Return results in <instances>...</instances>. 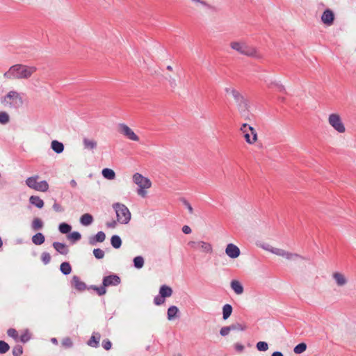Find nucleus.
Returning <instances> with one entry per match:
<instances>
[{
  "mask_svg": "<svg viewBox=\"0 0 356 356\" xmlns=\"http://www.w3.org/2000/svg\"><path fill=\"white\" fill-rule=\"evenodd\" d=\"M226 254L231 259H236L241 254L240 249L233 243H229L225 248Z\"/></svg>",
  "mask_w": 356,
  "mask_h": 356,
  "instance_id": "12",
  "label": "nucleus"
},
{
  "mask_svg": "<svg viewBox=\"0 0 356 356\" xmlns=\"http://www.w3.org/2000/svg\"><path fill=\"white\" fill-rule=\"evenodd\" d=\"M241 131L243 134V137L248 143L252 144L257 140V134L252 127L244 123L241 127Z\"/></svg>",
  "mask_w": 356,
  "mask_h": 356,
  "instance_id": "6",
  "label": "nucleus"
},
{
  "mask_svg": "<svg viewBox=\"0 0 356 356\" xmlns=\"http://www.w3.org/2000/svg\"><path fill=\"white\" fill-rule=\"evenodd\" d=\"M29 202L38 209H42L44 207V201L37 195H32L29 197Z\"/></svg>",
  "mask_w": 356,
  "mask_h": 356,
  "instance_id": "22",
  "label": "nucleus"
},
{
  "mask_svg": "<svg viewBox=\"0 0 356 356\" xmlns=\"http://www.w3.org/2000/svg\"><path fill=\"white\" fill-rule=\"evenodd\" d=\"M133 181L138 186L137 193L138 195L145 197L147 195L146 189L149 188L152 186L151 181L143 177L141 174L136 172L133 175Z\"/></svg>",
  "mask_w": 356,
  "mask_h": 356,
  "instance_id": "3",
  "label": "nucleus"
},
{
  "mask_svg": "<svg viewBox=\"0 0 356 356\" xmlns=\"http://www.w3.org/2000/svg\"><path fill=\"white\" fill-rule=\"evenodd\" d=\"M60 270L63 275H67L72 272V266L69 262L64 261L60 265Z\"/></svg>",
  "mask_w": 356,
  "mask_h": 356,
  "instance_id": "28",
  "label": "nucleus"
},
{
  "mask_svg": "<svg viewBox=\"0 0 356 356\" xmlns=\"http://www.w3.org/2000/svg\"><path fill=\"white\" fill-rule=\"evenodd\" d=\"M83 145L85 149L93 151L97 148V143L94 139H89L85 137L83 139Z\"/></svg>",
  "mask_w": 356,
  "mask_h": 356,
  "instance_id": "17",
  "label": "nucleus"
},
{
  "mask_svg": "<svg viewBox=\"0 0 356 356\" xmlns=\"http://www.w3.org/2000/svg\"><path fill=\"white\" fill-rule=\"evenodd\" d=\"M121 283V278L117 274L112 273L104 276L102 279V284L105 288L109 286H116Z\"/></svg>",
  "mask_w": 356,
  "mask_h": 356,
  "instance_id": "9",
  "label": "nucleus"
},
{
  "mask_svg": "<svg viewBox=\"0 0 356 356\" xmlns=\"http://www.w3.org/2000/svg\"><path fill=\"white\" fill-rule=\"evenodd\" d=\"M10 349V346L4 341L0 340V354H5Z\"/></svg>",
  "mask_w": 356,
  "mask_h": 356,
  "instance_id": "42",
  "label": "nucleus"
},
{
  "mask_svg": "<svg viewBox=\"0 0 356 356\" xmlns=\"http://www.w3.org/2000/svg\"><path fill=\"white\" fill-rule=\"evenodd\" d=\"M106 227L108 228H115L117 225V222L114 220L110 221V222H107L106 224Z\"/></svg>",
  "mask_w": 356,
  "mask_h": 356,
  "instance_id": "57",
  "label": "nucleus"
},
{
  "mask_svg": "<svg viewBox=\"0 0 356 356\" xmlns=\"http://www.w3.org/2000/svg\"><path fill=\"white\" fill-rule=\"evenodd\" d=\"M173 291L170 286L163 284L159 289V294L163 298H169L172 296Z\"/></svg>",
  "mask_w": 356,
  "mask_h": 356,
  "instance_id": "21",
  "label": "nucleus"
},
{
  "mask_svg": "<svg viewBox=\"0 0 356 356\" xmlns=\"http://www.w3.org/2000/svg\"><path fill=\"white\" fill-rule=\"evenodd\" d=\"M100 339L101 334L99 332H93L87 344L90 347L97 348L99 346Z\"/></svg>",
  "mask_w": 356,
  "mask_h": 356,
  "instance_id": "16",
  "label": "nucleus"
},
{
  "mask_svg": "<svg viewBox=\"0 0 356 356\" xmlns=\"http://www.w3.org/2000/svg\"><path fill=\"white\" fill-rule=\"evenodd\" d=\"M283 257H285L286 259H287L289 260H292L296 258H302L300 255H299L298 254L291 253V252H286V251H285L284 255Z\"/></svg>",
  "mask_w": 356,
  "mask_h": 356,
  "instance_id": "49",
  "label": "nucleus"
},
{
  "mask_svg": "<svg viewBox=\"0 0 356 356\" xmlns=\"http://www.w3.org/2000/svg\"><path fill=\"white\" fill-rule=\"evenodd\" d=\"M53 209L56 212H63L64 211L63 207L58 203L54 202V204L52 206Z\"/></svg>",
  "mask_w": 356,
  "mask_h": 356,
  "instance_id": "56",
  "label": "nucleus"
},
{
  "mask_svg": "<svg viewBox=\"0 0 356 356\" xmlns=\"http://www.w3.org/2000/svg\"><path fill=\"white\" fill-rule=\"evenodd\" d=\"M113 208L115 211L117 220L122 224H127L131 220V213L129 209L123 204L114 203Z\"/></svg>",
  "mask_w": 356,
  "mask_h": 356,
  "instance_id": "4",
  "label": "nucleus"
},
{
  "mask_svg": "<svg viewBox=\"0 0 356 356\" xmlns=\"http://www.w3.org/2000/svg\"><path fill=\"white\" fill-rule=\"evenodd\" d=\"M235 350L238 352H242L244 350V346L241 343H236L235 346Z\"/></svg>",
  "mask_w": 356,
  "mask_h": 356,
  "instance_id": "59",
  "label": "nucleus"
},
{
  "mask_svg": "<svg viewBox=\"0 0 356 356\" xmlns=\"http://www.w3.org/2000/svg\"><path fill=\"white\" fill-rule=\"evenodd\" d=\"M165 79L168 81L169 84L172 88H175L177 86L176 80L172 78L170 75L165 77Z\"/></svg>",
  "mask_w": 356,
  "mask_h": 356,
  "instance_id": "55",
  "label": "nucleus"
},
{
  "mask_svg": "<svg viewBox=\"0 0 356 356\" xmlns=\"http://www.w3.org/2000/svg\"><path fill=\"white\" fill-rule=\"evenodd\" d=\"M307 349V344L304 342L300 343L295 346L293 351L296 354H301Z\"/></svg>",
  "mask_w": 356,
  "mask_h": 356,
  "instance_id": "38",
  "label": "nucleus"
},
{
  "mask_svg": "<svg viewBox=\"0 0 356 356\" xmlns=\"http://www.w3.org/2000/svg\"><path fill=\"white\" fill-rule=\"evenodd\" d=\"M13 356H21L23 354V347L17 344L13 348Z\"/></svg>",
  "mask_w": 356,
  "mask_h": 356,
  "instance_id": "41",
  "label": "nucleus"
},
{
  "mask_svg": "<svg viewBox=\"0 0 356 356\" xmlns=\"http://www.w3.org/2000/svg\"><path fill=\"white\" fill-rule=\"evenodd\" d=\"M71 286L79 291H83L86 289V284L82 282L77 275H74L72 277Z\"/></svg>",
  "mask_w": 356,
  "mask_h": 356,
  "instance_id": "15",
  "label": "nucleus"
},
{
  "mask_svg": "<svg viewBox=\"0 0 356 356\" xmlns=\"http://www.w3.org/2000/svg\"><path fill=\"white\" fill-rule=\"evenodd\" d=\"M10 121L9 115L5 111L0 112V124H6Z\"/></svg>",
  "mask_w": 356,
  "mask_h": 356,
  "instance_id": "40",
  "label": "nucleus"
},
{
  "mask_svg": "<svg viewBox=\"0 0 356 356\" xmlns=\"http://www.w3.org/2000/svg\"><path fill=\"white\" fill-rule=\"evenodd\" d=\"M92 252L97 259H103L104 257V252L100 248L94 249Z\"/></svg>",
  "mask_w": 356,
  "mask_h": 356,
  "instance_id": "45",
  "label": "nucleus"
},
{
  "mask_svg": "<svg viewBox=\"0 0 356 356\" xmlns=\"http://www.w3.org/2000/svg\"><path fill=\"white\" fill-rule=\"evenodd\" d=\"M105 239V233L102 231H99L95 235L89 237L88 243L90 245H95L97 243L104 242Z\"/></svg>",
  "mask_w": 356,
  "mask_h": 356,
  "instance_id": "14",
  "label": "nucleus"
},
{
  "mask_svg": "<svg viewBox=\"0 0 356 356\" xmlns=\"http://www.w3.org/2000/svg\"><path fill=\"white\" fill-rule=\"evenodd\" d=\"M233 311L232 306L229 304H226L222 307V318L227 319L232 314Z\"/></svg>",
  "mask_w": 356,
  "mask_h": 356,
  "instance_id": "29",
  "label": "nucleus"
},
{
  "mask_svg": "<svg viewBox=\"0 0 356 356\" xmlns=\"http://www.w3.org/2000/svg\"><path fill=\"white\" fill-rule=\"evenodd\" d=\"M271 356H284V355L280 351H275L272 353Z\"/></svg>",
  "mask_w": 356,
  "mask_h": 356,
  "instance_id": "62",
  "label": "nucleus"
},
{
  "mask_svg": "<svg viewBox=\"0 0 356 356\" xmlns=\"http://www.w3.org/2000/svg\"><path fill=\"white\" fill-rule=\"evenodd\" d=\"M36 71V67L22 64H16L11 66L8 71L3 74L6 79H29Z\"/></svg>",
  "mask_w": 356,
  "mask_h": 356,
  "instance_id": "1",
  "label": "nucleus"
},
{
  "mask_svg": "<svg viewBox=\"0 0 356 356\" xmlns=\"http://www.w3.org/2000/svg\"><path fill=\"white\" fill-rule=\"evenodd\" d=\"M119 128L120 132L129 139L134 141H138L139 140L138 136L125 124H120Z\"/></svg>",
  "mask_w": 356,
  "mask_h": 356,
  "instance_id": "10",
  "label": "nucleus"
},
{
  "mask_svg": "<svg viewBox=\"0 0 356 356\" xmlns=\"http://www.w3.org/2000/svg\"><path fill=\"white\" fill-rule=\"evenodd\" d=\"M43 226H44V223L40 218H35L33 220L32 223H31V228L33 230L36 231V230L42 229L43 228Z\"/></svg>",
  "mask_w": 356,
  "mask_h": 356,
  "instance_id": "31",
  "label": "nucleus"
},
{
  "mask_svg": "<svg viewBox=\"0 0 356 356\" xmlns=\"http://www.w3.org/2000/svg\"><path fill=\"white\" fill-rule=\"evenodd\" d=\"M111 244L115 249H118L122 245V239L118 235H113L111 238Z\"/></svg>",
  "mask_w": 356,
  "mask_h": 356,
  "instance_id": "30",
  "label": "nucleus"
},
{
  "mask_svg": "<svg viewBox=\"0 0 356 356\" xmlns=\"http://www.w3.org/2000/svg\"><path fill=\"white\" fill-rule=\"evenodd\" d=\"M322 22L327 26H331L334 20V14L330 9H326L321 16Z\"/></svg>",
  "mask_w": 356,
  "mask_h": 356,
  "instance_id": "13",
  "label": "nucleus"
},
{
  "mask_svg": "<svg viewBox=\"0 0 356 356\" xmlns=\"http://www.w3.org/2000/svg\"><path fill=\"white\" fill-rule=\"evenodd\" d=\"M90 288L95 291L99 296H104L106 293V289L104 286L103 284L99 286L91 285Z\"/></svg>",
  "mask_w": 356,
  "mask_h": 356,
  "instance_id": "36",
  "label": "nucleus"
},
{
  "mask_svg": "<svg viewBox=\"0 0 356 356\" xmlns=\"http://www.w3.org/2000/svg\"><path fill=\"white\" fill-rule=\"evenodd\" d=\"M232 289L237 294L241 295L243 293L244 289L241 283L236 280H232L230 283Z\"/></svg>",
  "mask_w": 356,
  "mask_h": 356,
  "instance_id": "20",
  "label": "nucleus"
},
{
  "mask_svg": "<svg viewBox=\"0 0 356 356\" xmlns=\"http://www.w3.org/2000/svg\"><path fill=\"white\" fill-rule=\"evenodd\" d=\"M38 176H33L28 177L26 180V184L32 189H35L36 185L38 184L37 179Z\"/></svg>",
  "mask_w": 356,
  "mask_h": 356,
  "instance_id": "33",
  "label": "nucleus"
},
{
  "mask_svg": "<svg viewBox=\"0 0 356 356\" xmlns=\"http://www.w3.org/2000/svg\"><path fill=\"white\" fill-rule=\"evenodd\" d=\"M51 147L57 154H60L64 150L63 144L56 140L51 142Z\"/></svg>",
  "mask_w": 356,
  "mask_h": 356,
  "instance_id": "25",
  "label": "nucleus"
},
{
  "mask_svg": "<svg viewBox=\"0 0 356 356\" xmlns=\"http://www.w3.org/2000/svg\"><path fill=\"white\" fill-rule=\"evenodd\" d=\"M232 95L241 115L248 118L249 106L247 99L238 90H232Z\"/></svg>",
  "mask_w": 356,
  "mask_h": 356,
  "instance_id": "5",
  "label": "nucleus"
},
{
  "mask_svg": "<svg viewBox=\"0 0 356 356\" xmlns=\"http://www.w3.org/2000/svg\"><path fill=\"white\" fill-rule=\"evenodd\" d=\"M61 344L65 348H70L73 346V342L70 337L63 338Z\"/></svg>",
  "mask_w": 356,
  "mask_h": 356,
  "instance_id": "43",
  "label": "nucleus"
},
{
  "mask_svg": "<svg viewBox=\"0 0 356 356\" xmlns=\"http://www.w3.org/2000/svg\"><path fill=\"white\" fill-rule=\"evenodd\" d=\"M58 230L61 234H68L72 230V226L67 222H61L58 225Z\"/></svg>",
  "mask_w": 356,
  "mask_h": 356,
  "instance_id": "34",
  "label": "nucleus"
},
{
  "mask_svg": "<svg viewBox=\"0 0 356 356\" xmlns=\"http://www.w3.org/2000/svg\"><path fill=\"white\" fill-rule=\"evenodd\" d=\"M333 277L335 280L338 286H343L346 284L347 280L343 275L340 273H334Z\"/></svg>",
  "mask_w": 356,
  "mask_h": 356,
  "instance_id": "27",
  "label": "nucleus"
},
{
  "mask_svg": "<svg viewBox=\"0 0 356 356\" xmlns=\"http://www.w3.org/2000/svg\"><path fill=\"white\" fill-rule=\"evenodd\" d=\"M182 232L186 234H189L191 233V228L188 225H184L182 227Z\"/></svg>",
  "mask_w": 356,
  "mask_h": 356,
  "instance_id": "58",
  "label": "nucleus"
},
{
  "mask_svg": "<svg viewBox=\"0 0 356 356\" xmlns=\"http://www.w3.org/2000/svg\"><path fill=\"white\" fill-rule=\"evenodd\" d=\"M179 200L183 203V204L188 209V212L191 213V214H193V209L192 207V206L191 205V204L188 202V201L184 198V197H181L179 199Z\"/></svg>",
  "mask_w": 356,
  "mask_h": 356,
  "instance_id": "48",
  "label": "nucleus"
},
{
  "mask_svg": "<svg viewBox=\"0 0 356 356\" xmlns=\"http://www.w3.org/2000/svg\"><path fill=\"white\" fill-rule=\"evenodd\" d=\"M7 334L10 337L14 339L16 341L19 339L18 332L14 328H9L7 330Z\"/></svg>",
  "mask_w": 356,
  "mask_h": 356,
  "instance_id": "44",
  "label": "nucleus"
},
{
  "mask_svg": "<svg viewBox=\"0 0 356 356\" xmlns=\"http://www.w3.org/2000/svg\"><path fill=\"white\" fill-rule=\"evenodd\" d=\"M102 346L106 350H109L112 347V343L108 339H105L102 341Z\"/></svg>",
  "mask_w": 356,
  "mask_h": 356,
  "instance_id": "50",
  "label": "nucleus"
},
{
  "mask_svg": "<svg viewBox=\"0 0 356 356\" xmlns=\"http://www.w3.org/2000/svg\"><path fill=\"white\" fill-rule=\"evenodd\" d=\"M67 238L71 241L72 243L79 241L81 238V235L79 232H71L68 236Z\"/></svg>",
  "mask_w": 356,
  "mask_h": 356,
  "instance_id": "37",
  "label": "nucleus"
},
{
  "mask_svg": "<svg viewBox=\"0 0 356 356\" xmlns=\"http://www.w3.org/2000/svg\"><path fill=\"white\" fill-rule=\"evenodd\" d=\"M30 339L31 335L27 330L19 337L20 341L23 343L28 342Z\"/></svg>",
  "mask_w": 356,
  "mask_h": 356,
  "instance_id": "47",
  "label": "nucleus"
},
{
  "mask_svg": "<svg viewBox=\"0 0 356 356\" xmlns=\"http://www.w3.org/2000/svg\"><path fill=\"white\" fill-rule=\"evenodd\" d=\"M232 331L231 330V328H230V326H225V327H222L220 330V334L222 337H225L227 336L229 332Z\"/></svg>",
  "mask_w": 356,
  "mask_h": 356,
  "instance_id": "54",
  "label": "nucleus"
},
{
  "mask_svg": "<svg viewBox=\"0 0 356 356\" xmlns=\"http://www.w3.org/2000/svg\"><path fill=\"white\" fill-rule=\"evenodd\" d=\"M15 101L16 104H22V98L19 96V93L16 91H10L5 97L3 102L11 104L10 101Z\"/></svg>",
  "mask_w": 356,
  "mask_h": 356,
  "instance_id": "11",
  "label": "nucleus"
},
{
  "mask_svg": "<svg viewBox=\"0 0 356 356\" xmlns=\"http://www.w3.org/2000/svg\"><path fill=\"white\" fill-rule=\"evenodd\" d=\"M54 248L60 254L66 255L69 252V249L65 243L60 242H54L52 244Z\"/></svg>",
  "mask_w": 356,
  "mask_h": 356,
  "instance_id": "18",
  "label": "nucleus"
},
{
  "mask_svg": "<svg viewBox=\"0 0 356 356\" xmlns=\"http://www.w3.org/2000/svg\"><path fill=\"white\" fill-rule=\"evenodd\" d=\"M226 93H230L232 95V90H236V89L233 88H226L225 89Z\"/></svg>",
  "mask_w": 356,
  "mask_h": 356,
  "instance_id": "64",
  "label": "nucleus"
},
{
  "mask_svg": "<svg viewBox=\"0 0 356 356\" xmlns=\"http://www.w3.org/2000/svg\"><path fill=\"white\" fill-rule=\"evenodd\" d=\"M230 47L242 55L256 58H261L255 47L248 45L244 42H232Z\"/></svg>",
  "mask_w": 356,
  "mask_h": 356,
  "instance_id": "2",
  "label": "nucleus"
},
{
  "mask_svg": "<svg viewBox=\"0 0 356 356\" xmlns=\"http://www.w3.org/2000/svg\"><path fill=\"white\" fill-rule=\"evenodd\" d=\"M103 177L108 180H113L115 177V172L111 168H104L102 171Z\"/></svg>",
  "mask_w": 356,
  "mask_h": 356,
  "instance_id": "26",
  "label": "nucleus"
},
{
  "mask_svg": "<svg viewBox=\"0 0 356 356\" xmlns=\"http://www.w3.org/2000/svg\"><path fill=\"white\" fill-rule=\"evenodd\" d=\"M44 241L45 237L41 232H38L32 236V242L36 245H42Z\"/></svg>",
  "mask_w": 356,
  "mask_h": 356,
  "instance_id": "24",
  "label": "nucleus"
},
{
  "mask_svg": "<svg viewBox=\"0 0 356 356\" xmlns=\"http://www.w3.org/2000/svg\"><path fill=\"white\" fill-rule=\"evenodd\" d=\"M230 326V328H231V330L233 331V330H245V327L242 325L240 323H234V324H232L229 325Z\"/></svg>",
  "mask_w": 356,
  "mask_h": 356,
  "instance_id": "51",
  "label": "nucleus"
},
{
  "mask_svg": "<svg viewBox=\"0 0 356 356\" xmlns=\"http://www.w3.org/2000/svg\"><path fill=\"white\" fill-rule=\"evenodd\" d=\"M329 124L339 133H344L346 128L339 114L332 113L328 118Z\"/></svg>",
  "mask_w": 356,
  "mask_h": 356,
  "instance_id": "7",
  "label": "nucleus"
},
{
  "mask_svg": "<svg viewBox=\"0 0 356 356\" xmlns=\"http://www.w3.org/2000/svg\"><path fill=\"white\" fill-rule=\"evenodd\" d=\"M93 217L90 213H85L80 218V223L83 226H88L93 222Z\"/></svg>",
  "mask_w": 356,
  "mask_h": 356,
  "instance_id": "23",
  "label": "nucleus"
},
{
  "mask_svg": "<svg viewBox=\"0 0 356 356\" xmlns=\"http://www.w3.org/2000/svg\"><path fill=\"white\" fill-rule=\"evenodd\" d=\"M179 310L177 306H170L168 309L167 318L169 321H172L176 318L179 317Z\"/></svg>",
  "mask_w": 356,
  "mask_h": 356,
  "instance_id": "19",
  "label": "nucleus"
},
{
  "mask_svg": "<svg viewBox=\"0 0 356 356\" xmlns=\"http://www.w3.org/2000/svg\"><path fill=\"white\" fill-rule=\"evenodd\" d=\"M41 260L44 264H48L51 261V255L49 252H44L41 254Z\"/></svg>",
  "mask_w": 356,
  "mask_h": 356,
  "instance_id": "46",
  "label": "nucleus"
},
{
  "mask_svg": "<svg viewBox=\"0 0 356 356\" xmlns=\"http://www.w3.org/2000/svg\"><path fill=\"white\" fill-rule=\"evenodd\" d=\"M35 190L40 192H47L49 190V184L47 181L43 180L38 182Z\"/></svg>",
  "mask_w": 356,
  "mask_h": 356,
  "instance_id": "32",
  "label": "nucleus"
},
{
  "mask_svg": "<svg viewBox=\"0 0 356 356\" xmlns=\"http://www.w3.org/2000/svg\"><path fill=\"white\" fill-rule=\"evenodd\" d=\"M263 249L266 250H268V251H270V249H271V246H270L268 244H264V245H262L261 246Z\"/></svg>",
  "mask_w": 356,
  "mask_h": 356,
  "instance_id": "61",
  "label": "nucleus"
},
{
  "mask_svg": "<svg viewBox=\"0 0 356 356\" xmlns=\"http://www.w3.org/2000/svg\"><path fill=\"white\" fill-rule=\"evenodd\" d=\"M134 266L136 268L140 269L144 266V259L142 256H137L134 258Z\"/></svg>",
  "mask_w": 356,
  "mask_h": 356,
  "instance_id": "35",
  "label": "nucleus"
},
{
  "mask_svg": "<svg viewBox=\"0 0 356 356\" xmlns=\"http://www.w3.org/2000/svg\"><path fill=\"white\" fill-rule=\"evenodd\" d=\"M164 302H165V298H163L160 294L155 296L154 298V303L156 305H161L163 304Z\"/></svg>",
  "mask_w": 356,
  "mask_h": 356,
  "instance_id": "52",
  "label": "nucleus"
},
{
  "mask_svg": "<svg viewBox=\"0 0 356 356\" xmlns=\"http://www.w3.org/2000/svg\"><path fill=\"white\" fill-rule=\"evenodd\" d=\"M193 1L196 2V3H200V4L204 6L210 7L209 5L204 1L197 0V1Z\"/></svg>",
  "mask_w": 356,
  "mask_h": 356,
  "instance_id": "60",
  "label": "nucleus"
},
{
  "mask_svg": "<svg viewBox=\"0 0 356 356\" xmlns=\"http://www.w3.org/2000/svg\"><path fill=\"white\" fill-rule=\"evenodd\" d=\"M270 252L276 255L284 257L285 250L280 248H271Z\"/></svg>",
  "mask_w": 356,
  "mask_h": 356,
  "instance_id": "53",
  "label": "nucleus"
},
{
  "mask_svg": "<svg viewBox=\"0 0 356 356\" xmlns=\"http://www.w3.org/2000/svg\"><path fill=\"white\" fill-rule=\"evenodd\" d=\"M70 184L72 187L75 188L77 185L76 181L74 179H72L70 182Z\"/></svg>",
  "mask_w": 356,
  "mask_h": 356,
  "instance_id": "63",
  "label": "nucleus"
},
{
  "mask_svg": "<svg viewBox=\"0 0 356 356\" xmlns=\"http://www.w3.org/2000/svg\"><path fill=\"white\" fill-rule=\"evenodd\" d=\"M257 349L260 352H266L268 350V344L266 341H259L256 344Z\"/></svg>",
  "mask_w": 356,
  "mask_h": 356,
  "instance_id": "39",
  "label": "nucleus"
},
{
  "mask_svg": "<svg viewBox=\"0 0 356 356\" xmlns=\"http://www.w3.org/2000/svg\"><path fill=\"white\" fill-rule=\"evenodd\" d=\"M188 245L194 250L201 249L205 253H211L213 251L211 243L204 241H190Z\"/></svg>",
  "mask_w": 356,
  "mask_h": 356,
  "instance_id": "8",
  "label": "nucleus"
}]
</instances>
